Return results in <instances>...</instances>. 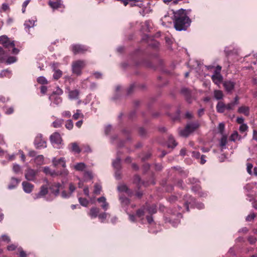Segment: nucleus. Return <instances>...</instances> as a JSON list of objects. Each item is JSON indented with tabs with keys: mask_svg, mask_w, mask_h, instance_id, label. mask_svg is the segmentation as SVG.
<instances>
[{
	"mask_svg": "<svg viewBox=\"0 0 257 257\" xmlns=\"http://www.w3.org/2000/svg\"><path fill=\"white\" fill-rule=\"evenodd\" d=\"M174 28L178 31H185L190 26L191 20L187 16L186 10L180 9L173 11Z\"/></svg>",
	"mask_w": 257,
	"mask_h": 257,
	"instance_id": "1",
	"label": "nucleus"
},
{
	"mask_svg": "<svg viewBox=\"0 0 257 257\" xmlns=\"http://www.w3.org/2000/svg\"><path fill=\"white\" fill-rule=\"evenodd\" d=\"M43 171L46 175H49L53 177H56L60 176L64 179L66 178L69 175V171L67 169H63L60 171H56L51 169L49 167H45L43 168Z\"/></svg>",
	"mask_w": 257,
	"mask_h": 257,
	"instance_id": "2",
	"label": "nucleus"
},
{
	"mask_svg": "<svg viewBox=\"0 0 257 257\" xmlns=\"http://www.w3.org/2000/svg\"><path fill=\"white\" fill-rule=\"evenodd\" d=\"M86 62L84 60H78L73 61L72 63V71L77 76H80L82 74V70L86 66Z\"/></svg>",
	"mask_w": 257,
	"mask_h": 257,
	"instance_id": "3",
	"label": "nucleus"
},
{
	"mask_svg": "<svg viewBox=\"0 0 257 257\" xmlns=\"http://www.w3.org/2000/svg\"><path fill=\"white\" fill-rule=\"evenodd\" d=\"M200 125L198 122H190L188 123L184 129L179 132L181 136L187 137L191 133L199 127Z\"/></svg>",
	"mask_w": 257,
	"mask_h": 257,
	"instance_id": "4",
	"label": "nucleus"
},
{
	"mask_svg": "<svg viewBox=\"0 0 257 257\" xmlns=\"http://www.w3.org/2000/svg\"><path fill=\"white\" fill-rule=\"evenodd\" d=\"M50 140L54 148L57 149L62 148L63 145V140L59 133L55 132L52 134L50 137Z\"/></svg>",
	"mask_w": 257,
	"mask_h": 257,
	"instance_id": "5",
	"label": "nucleus"
},
{
	"mask_svg": "<svg viewBox=\"0 0 257 257\" xmlns=\"http://www.w3.org/2000/svg\"><path fill=\"white\" fill-rule=\"evenodd\" d=\"M62 93V90L59 88H58L55 92H53V93L49 96V99L51 101V105H52V103L55 105H58L61 103L62 102V99L60 95Z\"/></svg>",
	"mask_w": 257,
	"mask_h": 257,
	"instance_id": "6",
	"label": "nucleus"
},
{
	"mask_svg": "<svg viewBox=\"0 0 257 257\" xmlns=\"http://www.w3.org/2000/svg\"><path fill=\"white\" fill-rule=\"evenodd\" d=\"M0 60L1 62H6L7 64H11L16 62L17 58L15 56H10L7 58L6 52L0 47Z\"/></svg>",
	"mask_w": 257,
	"mask_h": 257,
	"instance_id": "7",
	"label": "nucleus"
},
{
	"mask_svg": "<svg viewBox=\"0 0 257 257\" xmlns=\"http://www.w3.org/2000/svg\"><path fill=\"white\" fill-rule=\"evenodd\" d=\"M34 144L37 149L45 148L47 147L46 141L41 134H38L34 141Z\"/></svg>",
	"mask_w": 257,
	"mask_h": 257,
	"instance_id": "8",
	"label": "nucleus"
},
{
	"mask_svg": "<svg viewBox=\"0 0 257 257\" xmlns=\"http://www.w3.org/2000/svg\"><path fill=\"white\" fill-rule=\"evenodd\" d=\"M38 170L28 168L25 171V177L26 180L31 181H34L36 179Z\"/></svg>",
	"mask_w": 257,
	"mask_h": 257,
	"instance_id": "9",
	"label": "nucleus"
},
{
	"mask_svg": "<svg viewBox=\"0 0 257 257\" xmlns=\"http://www.w3.org/2000/svg\"><path fill=\"white\" fill-rule=\"evenodd\" d=\"M52 163L53 166L54 167H58L59 166H61L64 169H66L65 168L66 167V160L63 157L60 158L54 157L52 160Z\"/></svg>",
	"mask_w": 257,
	"mask_h": 257,
	"instance_id": "10",
	"label": "nucleus"
},
{
	"mask_svg": "<svg viewBox=\"0 0 257 257\" xmlns=\"http://www.w3.org/2000/svg\"><path fill=\"white\" fill-rule=\"evenodd\" d=\"M225 91L228 93H232L235 88V82L231 80H225L222 83Z\"/></svg>",
	"mask_w": 257,
	"mask_h": 257,
	"instance_id": "11",
	"label": "nucleus"
},
{
	"mask_svg": "<svg viewBox=\"0 0 257 257\" xmlns=\"http://www.w3.org/2000/svg\"><path fill=\"white\" fill-rule=\"evenodd\" d=\"M3 46L7 48L9 51H12V53L14 54H18L19 52V49L15 48L14 41H11L9 39Z\"/></svg>",
	"mask_w": 257,
	"mask_h": 257,
	"instance_id": "12",
	"label": "nucleus"
},
{
	"mask_svg": "<svg viewBox=\"0 0 257 257\" xmlns=\"http://www.w3.org/2000/svg\"><path fill=\"white\" fill-rule=\"evenodd\" d=\"M212 81L217 85L219 86L223 82V76L221 73L217 71H214L213 74L211 76Z\"/></svg>",
	"mask_w": 257,
	"mask_h": 257,
	"instance_id": "13",
	"label": "nucleus"
},
{
	"mask_svg": "<svg viewBox=\"0 0 257 257\" xmlns=\"http://www.w3.org/2000/svg\"><path fill=\"white\" fill-rule=\"evenodd\" d=\"M71 50L74 54L83 53L88 50V48L83 45H74L71 47Z\"/></svg>",
	"mask_w": 257,
	"mask_h": 257,
	"instance_id": "14",
	"label": "nucleus"
},
{
	"mask_svg": "<svg viewBox=\"0 0 257 257\" xmlns=\"http://www.w3.org/2000/svg\"><path fill=\"white\" fill-rule=\"evenodd\" d=\"M48 193L47 187L43 185L41 187L40 191L34 195H33V198L36 200L44 197Z\"/></svg>",
	"mask_w": 257,
	"mask_h": 257,
	"instance_id": "15",
	"label": "nucleus"
},
{
	"mask_svg": "<svg viewBox=\"0 0 257 257\" xmlns=\"http://www.w3.org/2000/svg\"><path fill=\"white\" fill-rule=\"evenodd\" d=\"M22 185L24 192L28 194L31 193L33 191L34 188L33 184L27 181H23Z\"/></svg>",
	"mask_w": 257,
	"mask_h": 257,
	"instance_id": "16",
	"label": "nucleus"
},
{
	"mask_svg": "<svg viewBox=\"0 0 257 257\" xmlns=\"http://www.w3.org/2000/svg\"><path fill=\"white\" fill-rule=\"evenodd\" d=\"M97 201L100 204V207L102 209L106 211L109 208V204L106 201V199L104 196H101L98 198H97Z\"/></svg>",
	"mask_w": 257,
	"mask_h": 257,
	"instance_id": "17",
	"label": "nucleus"
},
{
	"mask_svg": "<svg viewBox=\"0 0 257 257\" xmlns=\"http://www.w3.org/2000/svg\"><path fill=\"white\" fill-rule=\"evenodd\" d=\"M70 168L77 171H83L86 168L84 163H77L74 165H70Z\"/></svg>",
	"mask_w": 257,
	"mask_h": 257,
	"instance_id": "18",
	"label": "nucleus"
},
{
	"mask_svg": "<svg viewBox=\"0 0 257 257\" xmlns=\"http://www.w3.org/2000/svg\"><path fill=\"white\" fill-rule=\"evenodd\" d=\"M61 186V185L59 183H54L50 187L51 193L55 196L58 195L59 193V190Z\"/></svg>",
	"mask_w": 257,
	"mask_h": 257,
	"instance_id": "19",
	"label": "nucleus"
},
{
	"mask_svg": "<svg viewBox=\"0 0 257 257\" xmlns=\"http://www.w3.org/2000/svg\"><path fill=\"white\" fill-rule=\"evenodd\" d=\"M58 64H53L52 65V68L54 71V73L53 74V78L54 79L57 80L60 78L62 75V72L59 69H56V68L57 67Z\"/></svg>",
	"mask_w": 257,
	"mask_h": 257,
	"instance_id": "20",
	"label": "nucleus"
},
{
	"mask_svg": "<svg viewBox=\"0 0 257 257\" xmlns=\"http://www.w3.org/2000/svg\"><path fill=\"white\" fill-rule=\"evenodd\" d=\"M237 112L239 113L243 114L247 116L249 115L250 108L248 106L242 105L238 107Z\"/></svg>",
	"mask_w": 257,
	"mask_h": 257,
	"instance_id": "21",
	"label": "nucleus"
},
{
	"mask_svg": "<svg viewBox=\"0 0 257 257\" xmlns=\"http://www.w3.org/2000/svg\"><path fill=\"white\" fill-rule=\"evenodd\" d=\"M49 5L54 10L63 7L61 0L57 1L56 2L50 1Z\"/></svg>",
	"mask_w": 257,
	"mask_h": 257,
	"instance_id": "22",
	"label": "nucleus"
},
{
	"mask_svg": "<svg viewBox=\"0 0 257 257\" xmlns=\"http://www.w3.org/2000/svg\"><path fill=\"white\" fill-rule=\"evenodd\" d=\"M184 199L185 200L184 205L185 206L186 211H189V204H191L192 203H193L194 202V199L191 196L187 195L184 196Z\"/></svg>",
	"mask_w": 257,
	"mask_h": 257,
	"instance_id": "23",
	"label": "nucleus"
},
{
	"mask_svg": "<svg viewBox=\"0 0 257 257\" xmlns=\"http://www.w3.org/2000/svg\"><path fill=\"white\" fill-rule=\"evenodd\" d=\"M69 149L71 152L76 153H79L81 152V149H80L78 144L76 142L72 143L69 144Z\"/></svg>",
	"mask_w": 257,
	"mask_h": 257,
	"instance_id": "24",
	"label": "nucleus"
},
{
	"mask_svg": "<svg viewBox=\"0 0 257 257\" xmlns=\"http://www.w3.org/2000/svg\"><path fill=\"white\" fill-rule=\"evenodd\" d=\"M36 21V19L34 18L32 19H29L25 21L24 23V26L26 29H29L31 28H33L35 26V23Z\"/></svg>",
	"mask_w": 257,
	"mask_h": 257,
	"instance_id": "25",
	"label": "nucleus"
},
{
	"mask_svg": "<svg viewBox=\"0 0 257 257\" xmlns=\"http://www.w3.org/2000/svg\"><path fill=\"white\" fill-rule=\"evenodd\" d=\"M226 109V104L222 101H219L216 105V110L219 113H223Z\"/></svg>",
	"mask_w": 257,
	"mask_h": 257,
	"instance_id": "26",
	"label": "nucleus"
},
{
	"mask_svg": "<svg viewBox=\"0 0 257 257\" xmlns=\"http://www.w3.org/2000/svg\"><path fill=\"white\" fill-rule=\"evenodd\" d=\"M112 131V126L111 124H107L104 126V133L105 136L111 138Z\"/></svg>",
	"mask_w": 257,
	"mask_h": 257,
	"instance_id": "27",
	"label": "nucleus"
},
{
	"mask_svg": "<svg viewBox=\"0 0 257 257\" xmlns=\"http://www.w3.org/2000/svg\"><path fill=\"white\" fill-rule=\"evenodd\" d=\"M79 94V91L78 90H71L69 92V98L70 99H76L78 98Z\"/></svg>",
	"mask_w": 257,
	"mask_h": 257,
	"instance_id": "28",
	"label": "nucleus"
},
{
	"mask_svg": "<svg viewBox=\"0 0 257 257\" xmlns=\"http://www.w3.org/2000/svg\"><path fill=\"white\" fill-rule=\"evenodd\" d=\"M20 181L15 178H12L11 182L8 186V188L10 190L15 188L18 185Z\"/></svg>",
	"mask_w": 257,
	"mask_h": 257,
	"instance_id": "29",
	"label": "nucleus"
},
{
	"mask_svg": "<svg viewBox=\"0 0 257 257\" xmlns=\"http://www.w3.org/2000/svg\"><path fill=\"white\" fill-rule=\"evenodd\" d=\"M99 212V208H98L97 207H93V208H91V209L90 210L89 215L91 218H95L97 216H98V214Z\"/></svg>",
	"mask_w": 257,
	"mask_h": 257,
	"instance_id": "30",
	"label": "nucleus"
},
{
	"mask_svg": "<svg viewBox=\"0 0 257 257\" xmlns=\"http://www.w3.org/2000/svg\"><path fill=\"white\" fill-rule=\"evenodd\" d=\"M63 122V119L57 118L53 122L52 125L55 128H58L62 125Z\"/></svg>",
	"mask_w": 257,
	"mask_h": 257,
	"instance_id": "31",
	"label": "nucleus"
},
{
	"mask_svg": "<svg viewBox=\"0 0 257 257\" xmlns=\"http://www.w3.org/2000/svg\"><path fill=\"white\" fill-rule=\"evenodd\" d=\"M241 137L239 136L236 131L234 132L230 137V140L231 141L235 142L236 140H240Z\"/></svg>",
	"mask_w": 257,
	"mask_h": 257,
	"instance_id": "32",
	"label": "nucleus"
},
{
	"mask_svg": "<svg viewBox=\"0 0 257 257\" xmlns=\"http://www.w3.org/2000/svg\"><path fill=\"white\" fill-rule=\"evenodd\" d=\"M146 210L147 211L149 214H154L157 212L156 206L155 205H152L150 206H147L146 207Z\"/></svg>",
	"mask_w": 257,
	"mask_h": 257,
	"instance_id": "33",
	"label": "nucleus"
},
{
	"mask_svg": "<svg viewBox=\"0 0 257 257\" xmlns=\"http://www.w3.org/2000/svg\"><path fill=\"white\" fill-rule=\"evenodd\" d=\"M117 189L120 192H126L128 194L130 193L127 186L124 184L119 185L117 187Z\"/></svg>",
	"mask_w": 257,
	"mask_h": 257,
	"instance_id": "34",
	"label": "nucleus"
},
{
	"mask_svg": "<svg viewBox=\"0 0 257 257\" xmlns=\"http://www.w3.org/2000/svg\"><path fill=\"white\" fill-rule=\"evenodd\" d=\"M146 211V206H144L140 209H138L136 212V215L139 218L143 217L145 215Z\"/></svg>",
	"mask_w": 257,
	"mask_h": 257,
	"instance_id": "35",
	"label": "nucleus"
},
{
	"mask_svg": "<svg viewBox=\"0 0 257 257\" xmlns=\"http://www.w3.org/2000/svg\"><path fill=\"white\" fill-rule=\"evenodd\" d=\"M214 96L217 100L222 99L223 97V92L221 90H216L214 91Z\"/></svg>",
	"mask_w": 257,
	"mask_h": 257,
	"instance_id": "36",
	"label": "nucleus"
},
{
	"mask_svg": "<svg viewBox=\"0 0 257 257\" xmlns=\"http://www.w3.org/2000/svg\"><path fill=\"white\" fill-rule=\"evenodd\" d=\"M177 145V143L176 142L174 139L172 137H170L169 139V142L168 144V147L169 148H174Z\"/></svg>",
	"mask_w": 257,
	"mask_h": 257,
	"instance_id": "37",
	"label": "nucleus"
},
{
	"mask_svg": "<svg viewBox=\"0 0 257 257\" xmlns=\"http://www.w3.org/2000/svg\"><path fill=\"white\" fill-rule=\"evenodd\" d=\"M35 163L39 165H41L43 164L44 162V157L43 155H39L36 157L35 159Z\"/></svg>",
	"mask_w": 257,
	"mask_h": 257,
	"instance_id": "38",
	"label": "nucleus"
},
{
	"mask_svg": "<svg viewBox=\"0 0 257 257\" xmlns=\"http://www.w3.org/2000/svg\"><path fill=\"white\" fill-rule=\"evenodd\" d=\"M226 144L227 137L226 136L223 135L220 140V146L222 147V149H224L225 148Z\"/></svg>",
	"mask_w": 257,
	"mask_h": 257,
	"instance_id": "39",
	"label": "nucleus"
},
{
	"mask_svg": "<svg viewBox=\"0 0 257 257\" xmlns=\"http://www.w3.org/2000/svg\"><path fill=\"white\" fill-rule=\"evenodd\" d=\"M94 191H93L94 193L95 194H99L100 193V192H101V189H102V187H101V186L100 185V184H99V183H96L94 185Z\"/></svg>",
	"mask_w": 257,
	"mask_h": 257,
	"instance_id": "40",
	"label": "nucleus"
},
{
	"mask_svg": "<svg viewBox=\"0 0 257 257\" xmlns=\"http://www.w3.org/2000/svg\"><path fill=\"white\" fill-rule=\"evenodd\" d=\"M84 115L81 113V110L77 109L76 112L73 115V118L74 119H77L79 117L83 118Z\"/></svg>",
	"mask_w": 257,
	"mask_h": 257,
	"instance_id": "41",
	"label": "nucleus"
},
{
	"mask_svg": "<svg viewBox=\"0 0 257 257\" xmlns=\"http://www.w3.org/2000/svg\"><path fill=\"white\" fill-rule=\"evenodd\" d=\"M78 200H79V202L80 204L81 205L85 206V207H86L88 206L89 201L86 199L79 197L78 198Z\"/></svg>",
	"mask_w": 257,
	"mask_h": 257,
	"instance_id": "42",
	"label": "nucleus"
},
{
	"mask_svg": "<svg viewBox=\"0 0 257 257\" xmlns=\"http://www.w3.org/2000/svg\"><path fill=\"white\" fill-rule=\"evenodd\" d=\"M93 178V175L90 172H85L84 173V181L91 180Z\"/></svg>",
	"mask_w": 257,
	"mask_h": 257,
	"instance_id": "43",
	"label": "nucleus"
},
{
	"mask_svg": "<svg viewBox=\"0 0 257 257\" xmlns=\"http://www.w3.org/2000/svg\"><path fill=\"white\" fill-rule=\"evenodd\" d=\"M65 127L69 130H71L73 128V123L71 119H68L66 121Z\"/></svg>",
	"mask_w": 257,
	"mask_h": 257,
	"instance_id": "44",
	"label": "nucleus"
},
{
	"mask_svg": "<svg viewBox=\"0 0 257 257\" xmlns=\"http://www.w3.org/2000/svg\"><path fill=\"white\" fill-rule=\"evenodd\" d=\"M11 75V72L8 70V69L7 70H3L1 73H0V77H10Z\"/></svg>",
	"mask_w": 257,
	"mask_h": 257,
	"instance_id": "45",
	"label": "nucleus"
},
{
	"mask_svg": "<svg viewBox=\"0 0 257 257\" xmlns=\"http://www.w3.org/2000/svg\"><path fill=\"white\" fill-rule=\"evenodd\" d=\"M113 168H116V169L118 171L121 168V164H120V159L117 158L116 159V162L113 163Z\"/></svg>",
	"mask_w": 257,
	"mask_h": 257,
	"instance_id": "46",
	"label": "nucleus"
},
{
	"mask_svg": "<svg viewBox=\"0 0 257 257\" xmlns=\"http://www.w3.org/2000/svg\"><path fill=\"white\" fill-rule=\"evenodd\" d=\"M37 81L38 83L42 84H45L48 83V81H47V79L43 76L39 77L37 78Z\"/></svg>",
	"mask_w": 257,
	"mask_h": 257,
	"instance_id": "47",
	"label": "nucleus"
},
{
	"mask_svg": "<svg viewBox=\"0 0 257 257\" xmlns=\"http://www.w3.org/2000/svg\"><path fill=\"white\" fill-rule=\"evenodd\" d=\"M181 93L187 97H189L191 95L190 91L187 88H184L181 90Z\"/></svg>",
	"mask_w": 257,
	"mask_h": 257,
	"instance_id": "48",
	"label": "nucleus"
},
{
	"mask_svg": "<svg viewBox=\"0 0 257 257\" xmlns=\"http://www.w3.org/2000/svg\"><path fill=\"white\" fill-rule=\"evenodd\" d=\"M13 170L16 173H19L21 171V167L18 164H14L13 166Z\"/></svg>",
	"mask_w": 257,
	"mask_h": 257,
	"instance_id": "49",
	"label": "nucleus"
},
{
	"mask_svg": "<svg viewBox=\"0 0 257 257\" xmlns=\"http://www.w3.org/2000/svg\"><path fill=\"white\" fill-rule=\"evenodd\" d=\"M248 126L246 124H242L240 125L239 130L241 133H244L247 131Z\"/></svg>",
	"mask_w": 257,
	"mask_h": 257,
	"instance_id": "50",
	"label": "nucleus"
},
{
	"mask_svg": "<svg viewBox=\"0 0 257 257\" xmlns=\"http://www.w3.org/2000/svg\"><path fill=\"white\" fill-rule=\"evenodd\" d=\"M31 0H26L22 5V11L23 13H25L26 12V7L28 6V5L30 2Z\"/></svg>",
	"mask_w": 257,
	"mask_h": 257,
	"instance_id": "51",
	"label": "nucleus"
},
{
	"mask_svg": "<svg viewBox=\"0 0 257 257\" xmlns=\"http://www.w3.org/2000/svg\"><path fill=\"white\" fill-rule=\"evenodd\" d=\"M8 39L9 38L5 35L0 36V44L3 45L5 44Z\"/></svg>",
	"mask_w": 257,
	"mask_h": 257,
	"instance_id": "52",
	"label": "nucleus"
},
{
	"mask_svg": "<svg viewBox=\"0 0 257 257\" xmlns=\"http://www.w3.org/2000/svg\"><path fill=\"white\" fill-rule=\"evenodd\" d=\"M255 214L254 213H251L250 214L248 215L246 217V221H252L255 217Z\"/></svg>",
	"mask_w": 257,
	"mask_h": 257,
	"instance_id": "53",
	"label": "nucleus"
},
{
	"mask_svg": "<svg viewBox=\"0 0 257 257\" xmlns=\"http://www.w3.org/2000/svg\"><path fill=\"white\" fill-rule=\"evenodd\" d=\"M75 189L76 188L74 185L72 183H70L69 185V193L71 195L73 192L75 190Z\"/></svg>",
	"mask_w": 257,
	"mask_h": 257,
	"instance_id": "54",
	"label": "nucleus"
},
{
	"mask_svg": "<svg viewBox=\"0 0 257 257\" xmlns=\"http://www.w3.org/2000/svg\"><path fill=\"white\" fill-rule=\"evenodd\" d=\"M18 250L19 252V255L20 257H26L27 255L26 253L23 250L21 247L18 248Z\"/></svg>",
	"mask_w": 257,
	"mask_h": 257,
	"instance_id": "55",
	"label": "nucleus"
},
{
	"mask_svg": "<svg viewBox=\"0 0 257 257\" xmlns=\"http://www.w3.org/2000/svg\"><path fill=\"white\" fill-rule=\"evenodd\" d=\"M224 127V124L223 122H221L219 124L218 129L220 134H222L223 133Z\"/></svg>",
	"mask_w": 257,
	"mask_h": 257,
	"instance_id": "56",
	"label": "nucleus"
},
{
	"mask_svg": "<svg viewBox=\"0 0 257 257\" xmlns=\"http://www.w3.org/2000/svg\"><path fill=\"white\" fill-rule=\"evenodd\" d=\"M235 105L232 102L226 104V109L228 110H233L235 107Z\"/></svg>",
	"mask_w": 257,
	"mask_h": 257,
	"instance_id": "57",
	"label": "nucleus"
},
{
	"mask_svg": "<svg viewBox=\"0 0 257 257\" xmlns=\"http://www.w3.org/2000/svg\"><path fill=\"white\" fill-rule=\"evenodd\" d=\"M18 247V245L15 244H12L7 246V249L9 251H13L15 250Z\"/></svg>",
	"mask_w": 257,
	"mask_h": 257,
	"instance_id": "58",
	"label": "nucleus"
},
{
	"mask_svg": "<svg viewBox=\"0 0 257 257\" xmlns=\"http://www.w3.org/2000/svg\"><path fill=\"white\" fill-rule=\"evenodd\" d=\"M248 240L250 244H253L256 242L257 239L254 236H250L248 237Z\"/></svg>",
	"mask_w": 257,
	"mask_h": 257,
	"instance_id": "59",
	"label": "nucleus"
},
{
	"mask_svg": "<svg viewBox=\"0 0 257 257\" xmlns=\"http://www.w3.org/2000/svg\"><path fill=\"white\" fill-rule=\"evenodd\" d=\"M188 181L189 182L192 184H197L199 182V181L198 179L194 177L189 178Z\"/></svg>",
	"mask_w": 257,
	"mask_h": 257,
	"instance_id": "60",
	"label": "nucleus"
},
{
	"mask_svg": "<svg viewBox=\"0 0 257 257\" xmlns=\"http://www.w3.org/2000/svg\"><path fill=\"white\" fill-rule=\"evenodd\" d=\"M1 238H2V240H3L4 241H6L7 243H9L11 241V239H10V237L5 234L2 235Z\"/></svg>",
	"mask_w": 257,
	"mask_h": 257,
	"instance_id": "61",
	"label": "nucleus"
},
{
	"mask_svg": "<svg viewBox=\"0 0 257 257\" xmlns=\"http://www.w3.org/2000/svg\"><path fill=\"white\" fill-rule=\"evenodd\" d=\"M192 156L196 159H199L200 157V154L199 152L193 151L192 153Z\"/></svg>",
	"mask_w": 257,
	"mask_h": 257,
	"instance_id": "62",
	"label": "nucleus"
},
{
	"mask_svg": "<svg viewBox=\"0 0 257 257\" xmlns=\"http://www.w3.org/2000/svg\"><path fill=\"white\" fill-rule=\"evenodd\" d=\"M200 189H201V187L199 185H197L196 186H193L191 188V190L195 192H199L200 191Z\"/></svg>",
	"mask_w": 257,
	"mask_h": 257,
	"instance_id": "63",
	"label": "nucleus"
},
{
	"mask_svg": "<svg viewBox=\"0 0 257 257\" xmlns=\"http://www.w3.org/2000/svg\"><path fill=\"white\" fill-rule=\"evenodd\" d=\"M71 115L70 111L66 110L62 113V116L65 117H70Z\"/></svg>",
	"mask_w": 257,
	"mask_h": 257,
	"instance_id": "64",
	"label": "nucleus"
}]
</instances>
